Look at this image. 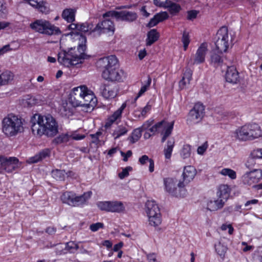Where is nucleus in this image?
<instances>
[{"label":"nucleus","mask_w":262,"mask_h":262,"mask_svg":"<svg viewBox=\"0 0 262 262\" xmlns=\"http://www.w3.org/2000/svg\"><path fill=\"white\" fill-rule=\"evenodd\" d=\"M93 25L91 23H84L81 24H78V31L81 32H89L90 34L94 36V34H92L91 32L94 29Z\"/></svg>","instance_id":"35"},{"label":"nucleus","mask_w":262,"mask_h":262,"mask_svg":"<svg viewBox=\"0 0 262 262\" xmlns=\"http://www.w3.org/2000/svg\"><path fill=\"white\" fill-rule=\"evenodd\" d=\"M79 248L77 244L73 241L67 242L64 249L62 248V245L60 244L57 245V249H62V250L57 252L59 254H66L67 252L74 253Z\"/></svg>","instance_id":"19"},{"label":"nucleus","mask_w":262,"mask_h":262,"mask_svg":"<svg viewBox=\"0 0 262 262\" xmlns=\"http://www.w3.org/2000/svg\"><path fill=\"white\" fill-rule=\"evenodd\" d=\"M104 227V225L102 223H97L95 224H93L90 225V228L91 231L93 232H96L100 228H103Z\"/></svg>","instance_id":"59"},{"label":"nucleus","mask_w":262,"mask_h":262,"mask_svg":"<svg viewBox=\"0 0 262 262\" xmlns=\"http://www.w3.org/2000/svg\"><path fill=\"white\" fill-rule=\"evenodd\" d=\"M220 173L224 176H228L232 180H234L236 178V172L230 168H223L220 171Z\"/></svg>","instance_id":"42"},{"label":"nucleus","mask_w":262,"mask_h":262,"mask_svg":"<svg viewBox=\"0 0 262 262\" xmlns=\"http://www.w3.org/2000/svg\"><path fill=\"white\" fill-rule=\"evenodd\" d=\"M165 187L167 192L177 197H184L186 194V190L184 187L185 184L184 182L180 181L177 184L178 188L176 187V181L172 178H166L164 180Z\"/></svg>","instance_id":"8"},{"label":"nucleus","mask_w":262,"mask_h":262,"mask_svg":"<svg viewBox=\"0 0 262 262\" xmlns=\"http://www.w3.org/2000/svg\"><path fill=\"white\" fill-rule=\"evenodd\" d=\"M159 38V34L156 29H151L147 33L146 45L151 46Z\"/></svg>","instance_id":"31"},{"label":"nucleus","mask_w":262,"mask_h":262,"mask_svg":"<svg viewBox=\"0 0 262 262\" xmlns=\"http://www.w3.org/2000/svg\"><path fill=\"white\" fill-rule=\"evenodd\" d=\"M251 157L250 158L246 164V166L247 167L250 168L251 165L250 164V163H252L253 161V159H262V148H257L254 149L251 153Z\"/></svg>","instance_id":"34"},{"label":"nucleus","mask_w":262,"mask_h":262,"mask_svg":"<svg viewBox=\"0 0 262 262\" xmlns=\"http://www.w3.org/2000/svg\"><path fill=\"white\" fill-rule=\"evenodd\" d=\"M126 103H123L120 107L115 111L112 115L108 117L106 122L105 123V127H110L114 122L121 118L122 112L126 107Z\"/></svg>","instance_id":"20"},{"label":"nucleus","mask_w":262,"mask_h":262,"mask_svg":"<svg viewBox=\"0 0 262 262\" xmlns=\"http://www.w3.org/2000/svg\"><path fill=\"white\" fill-rule=\"evenodd\" d=\"M125 210L123 203L120 201H111L109 212L121 213Z\"/></svg>","instance_id":"27"},{"label":"nucleus","mask_w":262,"mask_h":262,"mask_svg":"<svg viewBox=\"0 0 262 262\" xmlns=\"http://www.w3.org/2000/svg\"><path fill=\"white\" fill-rule=\"evenodd\" d=\"M75 52V49L71 48L68 52L64 51L63 53H59L58 62L67 67L76 66L79 63H81V60L84 58V55L82 53L77 54Z\"/></svg>","instance_id":"6"},{"label":"nucleus","mask_w":262,"mask_h":262,"mask_svg":"<svg viewBox=\"0 0 262 262\" xmlns=\"http://www.w3.org/2000/svg\"><path fill=\"white\" fill-rule=\"evenodd\" d=\"M196 174V171L195 168L192 166H187L184 167L183 172V177L184 183H189L193 180Z\"/></svg>","instance_id":"23"},{"label":"nucleus","mask_w":262,"mask_h":262,"mask_svg":"<svg viewBox=\"0 0 262 262\" xmlns=\"http://www.w3.org/2000/svg\"><path fill=\"white\" fill-rule=\"evenodd\" d=\"M61 114L66 117H69L73 114V109L67 103L63 104L60 109Z\"/></svg>","instance_id":"44"},{"label":"nucleus","mask_w":262,"mask_h":262,"mask_svg":"<svg viewBox=\"0 0 262 262\" xmlns=\"http://www.w3.org/2000/svg\"><path fill=\"white\" fill-rule=\"evenodd\" d=\"M70 137L71 136L68 134H62L56 137L53 140V142L57 144L67 143L69 141Z\"/></svg>","instance_id":"43"},{"label":"nucleus","mask_w":262,"mask_h":262,"mask_svg":"<svg viewBox=\"0 0 262 262\" xmlns=\"http://www.w3.org/2000/svg\"><path fill=\"white\" fill-rule=\"evenodd\" d=\"M204 106L200 103H196L189 112L187 123L192 125L200 122L204 116Z\"/></svg>","instance_id":"11"},{"label":"nucleus","mask_w":262,"mask_h":262,"mask_svg":"<svg viewBox=\"0 0 262 262\" xmlns=\"http://www.w3.org/2000/svg\"><path fill=\"white\" fill-rule=\"evenodd\" d=\"M91 195V191L84 192L83 194L79 196H77L75 194L72 207H79L85 205L88 201L90 199Z\"/></svg>","instance_id":"18"},{"label":"nucleus","mask_w":262,"mask_h":262,"mask_svg":"<svg viewBox=\"0 0 262 262\" xmlns=\"http://www.w3.org/2000/svg\"><path fill=\"white\" fill-rule=\"evenodd\" d=\"M173 127V122L168 123L166 124V125H165L164 129H165L164 133H163V136L161 139V142L163 143L165 142L167 138L171 134L172 129Z\"/></svg>","instance_id":"39"},{"label":"nucleus","mask_w":262,"mask_h":262,"mask_svg":"<svg viewBox=\"0 0 262 262\" xmlns=\"http://www.w3.org/2000/svg\"><path fill=\"white\" fill-rule=\"evenodd\" d=\"M132 170V167L130 166H128L123 169L121 172L119 173V177L121 179H124L125 177H127L129 174V171Z\"/></svg>","instance_id":"58"},{"label":"nucleus","mask_w":262,"mask_h":262,"mask_svg":"<svg viewBox=\"0 0 262 262\" xmlns=\"http://www.w3.org/2000/svg\"><path fill=\"white\" fill-rule=\"evenodd\" d=\"M153 121L152 120H148L145 121L139 128L141 129L142 131L146 130L153 124Z\"/></svg>","instance_id":"62"},{"label":"nucleus","mask_w":262,"mask_h":262,"mask_svg":"<svg viewBox=\"0 0 262 262\" xmlns=\"http://www.w3.org/2000/svg\"><path fill=\"white\" fill-rule=\"evenodd\" d=\"M145 210L150 225L156 227L161 224L162 219L160 210L155 201L148 200L146 202Z\"/></svg>","instance_id":"7"},{"label":"nucleus","mask_w":262,"mask_h":262,"mask_svg":"<svg viewBox=\"0 0 262 262\" xmlns=\"http://www.w3.org/2000/svg\"><path fill=\"white\" fill-rule=\"evenodd\" d=\"M192 71L190 69H186L184 73L182 79L187 80V83H189L192 78Z\"/></svg>","instance_id":"57"},{"label":"nucleus","mask_w":262,"mask_h":262,"mask_svg":"<svg viewBox=\"0 0 262 262\" xmlns=\"http://www.w3.org/2000/svg\"><path fill=\"white\" fill-rule=\"evenodd\" d=\"M115 30V25L110 19H105L99 23L91 32L94 37L99 36L102 33H110L113 35Z\"/></svg>","instance_id":"10"},{"label":"nucleus","mask_w":262,"mask_h":262,"mask_svg":"<svg viewBox=\"0 0 262 262\" xmlns=\"http://www.w3.org/2000/svg\"><path fill=\"white\" fill-rule=\"evenodd\" d=\"M2 129L7 136H16L24 131L23 120L17 116L8 114L2 120Z\"/></svg>","instance_id":"4"},{"label":"nucleus","mask_w":262,"mask_h":262,"mask_svg":"<svg viewBox=\"0 0 262 262\" xmlns=\"http://www.w3.org/2000/svg\"><path fill=\"white\" fill-rule=\"evenodd\" d=\"M138 18L137 14L133 11H121L119 12L118 20L133 22Z\"/></svg>","instance_id":"21"},{"label":"nucleus","mask_w":262,"mask_h":262,"mask_svg":"<svg viewBox=\"0 0 262 262\" xmlns=\"http://www.w3.org/2000/svg\"><path fill=\"white\" fill-rule=\"evenodd\" d=\"M7 14L6 7L0 1V17L5 18Z\"/></svg>","instance_id":"61"},{"label":"nucleus","mask_w":262,"mask_h":262,"mask_svg":"<svg viewBox=\"0 0 262 262\" xmlns=\"http://www.w3.org/2000/svg\"><path fill=\"white\" fill-rule=\"evenodd\" d=\"M46 102L44 98L40 95L37 96L35 97L31 98L29 100L28 103L30 104H41Z\"/></svg>","instance_id":"48"},{"label":"nucleus","mask_w":262,"mask_h":262,"mask_svg":"<svg viewBox=\"0 0 262 262\" xmlns=\"http://www.w3.org/2000/svg\"><path fill=\"white\" fill-rule=\"evenodd\" d=\"M168 6L166 8L168 9L169 12L172 15H176L181 10L180 5L173 3L171 1L168 4Z\"/></svg>","instance_id":"45"},{"label":"nucleus","mask_w":262,"mask_h":262,"mask_svg":"<svg viewBox=\"0 0 262 262\" xmlns=\"http://www.w3.org/2000/svg\"><path fill=\"white\" fill-rule=\"evenodd\" d=\"M225 204V201L223 199L218 198L214 200H210L207 203V209L211 211H216L222 208Z\"/></svg>","instance_id":"25"},{"label":"nucleus","mask_w":262,"mask_h":262,"mask_svg":"<svg viewBox=\"0 0 262 262\" xmlns=\"http://www.w3.org/2000/svg\"><path fill=\"white\" fill-rule=\"evenodd\" d=\"M151 78H150V77L149 76H148L147 82L144 85H143L141 88L139 92H138L137 96L135 98V100H134L135 101H136L139 97H140L141 95H142L147 90V89H148V88L149 87V86L151 84Z\"/></svg>","instance_id":"46"},{"label":"nucleus","mask_w":262,"mask_h":262,"mask_svg":"<svg viewBox=\"0 0 262 262\" xmlns=\"http://www.w3.org/2000/svg\"><path fill=\"white\" fill-rule=\"evenodd\" d=\"M235 138L239 141L251 140L245 125L237 128L234 132Z\"/></svg>","instance_id":"24"},{"label":"nucleus","mask_w":262,"mask_h":262,"mask_svg":"<svg viewBox=\"0 0 262 262\" xmlns=\"http://www.w3.org/2000/svg\"><path fill=\"white\" fill-rule=\"evenodd\" d=\"M199 12L196 10H191L188 12L187 19L192 20L197 16Z\"/></svg>","instance_id":"63"},{"label":"nucleus","mask_w":262,"mask_h":262,"mask_svg":"<svg viewBox=\"0 0 262 262\" xmlns=\"http://www.w3.org/2000/svg\"><path fill=\"white\" fill-rule=\"evenodd\" d=\"M128 132L127 129L124 126H118L113 132L112 135L115 139H117L121 136L124 135Z\"/></svg>","instance_id":"36"},{"label":"nucleus","mask_w":262,"mask_h":262,"mask_svg":"<svg viewBox=\"0 0 262 262\" xmlns=\"http://www.w3.org/2000/svg\"><path fill=\"white\" fill-rule=\"evenodd\" d=\"M262 179V170L255 169L251 171L247 172L242 177L244 184L252 185L257 183Z\"/></svg>","instance_id":"12"},{"label":"nucleus","mask_w":262,"mask_h":262,"mask_svg":"<svg viewBox=\"0 0 262 262\" xmlns=\"http://www.w3.org/2000/svg\"><path fill=\"white\" fill-rule=\"evenodd\" d=\"M66 175V171L64 170L55 169L52 171V177L57 180H63Z\"/></svg>","instance_id":"47"},{"label":"nucleus","mask_w":262,"mask_h":262,"mask_svg":"<svg viewBox=\"0 0 262 262\" xmlns=\"http://www.w3.org/2000/svg\"><path fill=\"white\" fill-rule=\"evenodd\" d=\"M223 52L217 51H213L210 56L211 64L214 67L221 66L223 62V56H222Z\"/></svg>","instance_id":"26"},{"label":"nucleus","mask_w":262,"mask_h":262,"mask_svg":"<svg viewBox=\"0 0 262 262\" xmlns=\"http://www.w3.org/2000/svg\"><path fill=\"white\" fill-rule=\"evenodd\" d=\"M18 160L15 157H6L0 156L1 168L8 172H11L17 167Z\"/></svg>","instance_id":"13"},{"label":"nucleus","mask_w":262,"mask_h":262,"mask_svg":"<svg viewBox=\"0 0 262 262\" xmlns=\"http://www.w3.org/2000/svg\"><path fill=\"white\" fill-rule=\"evenodd\" d=\"M139 161L141 165L145 164L147 162L149 163V170L150 172L154 171V161L152 159H149L146 155H143L139 159Z\"/></svg>","instance_id":"37"},{"label":"nucleus","mask_w":262,"mask_h":262,"mask_svg":"<svg viewBox=\"0 0 262 262\" xmlns=\"http://www.w3.org/2000/svg\"><path fill=\"white\" fill-rule=\"evenodd\" d=\"M13 74L9 71L4 72L0 75L1 85L8 83L13 79Z\"/></svg>","instance_id":"33"},{"label":"nucleus","mask_w":262,"mask_h":262,"mask_svg":"<svg viewBox=\"0 0 262 262\" xmlns=\"http://www.w3.org/2000/svg\"><path fill=\"white\" fill-rule=\"evenodd\" d=\"M174 144V139L173 138L167 141V145L164 149V156L166 159H169L170 158Z\"/></svg>","instance_id":"32"},{"label":"nucleus","mask_w":262,"mask_h":262,"mask_svg":"<svg viewBox=\"0 0 262 262\" xmlns=\"http://www.w3.org/2000/svg\"><path fill=\"white\" fill-rule=\"evenodd\" d=\"M151 108V105L149 104V103H147L146 105L144 107L141 111V116L145 117L147 113H148Z\"/></svg>","instance_id":"64"},{"label":"nucleus","mask_w":262,"mask_h":262,"mask_svg":"<svg viewBox=\"0 0 262 262\" xmlns=\"http://www.w3.org/2000/svg\"><path fill=\"white\" fill-rule=\"evenodd\" d=\"M142 132L141 129L139 127L135 129L132 134V136L128 138L130 142L134 143L138 141L141 137Z\"/></svg>","instance_id":"38"},{"label":"nucleus","mask_w":262,"mask_h":262,"mask_svg":"<svg viewBox=\"0 0 262 262\" xmlns=\"http://www.w3.org/2000/svg\"><path fill=\"white\" fill-rule=\"evenodd\" d=\"M207 51V44L206 43H202L194 55L193 64H198L203 63L205 61Z\"/></svg>","instance_id":"15"},{"label":"nucleus","mask_w":262,"mask_h":262,"mask_svg":"<svg viewBox=\"0 0 262 262\" xmlns=\"http://www.w3.org/2000/svg\"><path fill=\"white\" fill-rule=\"evenodd\" d=\"M215 251L222 258L225 257L227 250V247L221 242H219L215 245Z\"/></svg>","instance_id":"41"},{"label":"nucleus","mask_w":262,"mask_h":262,"mask_svg":"<svg viewBox=\"0 0 262 262\" xmlns=\"http://www.w3.org/2000/svg\"><path fill=\"white\" fill-rule=\"evenodd\" d=\"M208 143L207 142H205L201 146L198 147L197 149V152L198 154L202 155L204 154L205 151L208 148Z\"/></svg>","instance_id":"60"},{"label":"nucleus","mask_w":262,"mask_h":262,"mask_svg":"<svg viewBox=\"0 0 262 262\" xmlns=\"http://www.w3.org/2000/svg\"><path fill=\"white\" fill-rule=\"evenodd\" d=\"M159 22L163 21L168 18V14L166 12H161L155 15Z\"/></svg>","instance_id":"55"},{"label":"nucleus","mask_w":262,"mask_h":262,"mask_svg":"<svg viewBox=\"0 0 262 262\" xmlns=\"http://www.w3.org/2000/svg\"><path fill=\"white\" fill-rule=\"evenodd\" d=\"M170 0H154V4L158 6L166 8L168 6Z\"/></svg>","instance_id":"56"},{"label":"nucleus","mask_w":262,"mask_h":262,"mask_svg":"<svg viewBox=\"0 0 262 262\" xmlns=\"http://www.w3.org/2000/svg\"><path fill=\"white\" fill-rule=\"evenodd\" d=\"M230 189L228 185H221L218 188L217 192V196L223 201H226L229 196Z\"/></svg>","instance_id":"28"},{"label":"nucleus","mask_w":262,"mask_h":262,"mask_svg":"<svg viewBox=\"0 0 262 262\" xmlns=\"http://www.w3.org/2000/svg\"><path fill=\"white\" fill-rule=\"evenodd\" d=\"M225 78L229 83L235 84L239 81V73L234 66H228Z\"/></svg>","instance_id":"16"},{"label":"nucleus","mask_w":262,"mask_h":262,"mask_svg":"<svg viewBox=\"0 0 262 262\" xmlns=\"http://www.w3.org/2000/svg\"><path fill=\"white\" fill-rule=\"evenodd\" d=\"M216 35L217 37L215 42L216 50L221 52H226L231 43V39L229 36L227 28L221 27L217 31Z\"/></svg>","instance_id":"9"},{"label":"nucleus","mask_w":262,"mask_h":262,"mask_svg":"<svg viewBox=\"0 0 262 262\" xmlns=\"http://www.w3.org/2000/svg\"><path fill=\"white\" fill-rule=\"evenodd\" d=\"M173 127V122L168 123L166 124V125H165L164 129H165L164 133H163V136L161 139V142L163 143L165 142L167 138L171 134L172 129Z\"/></svg>","instance_id":"40"},{"label":"nucleus","mask_w":262,"mask_h":262,"mask_svg":"<svg viewBox=\"0 0 262 262\" xmlns=\"http://www.w3.org/2000/svg\"><path fill=\"white\" fill-rule=\"evenodd\" d=\"M36 116L37 122L33 123L31 126L32 133L34 135L40 137L45 135L48 137H53L58 133V123L52 115L36 114L34 117Z\"/></svg>","instance_id":"1"},{"label":"nucleus","mask_w":262,"mask_h":262,"mask_svg":"<svg viewBox=\"0 0 262 262\" xmlns=\"http://www.w3.org/2000/svg\"><path fill=\"white\" fill-rule=\"evenodd\" d=\"M69 102L74 107H94L96 98L92 91L85 85H81L73 89L70 94Z\"/></svg>","instance_id":"3"},{"label":"nucleus","mask_w":262,"mask_h":262,"mask_svg":"<svg viewBox=\"0 0 262 262\" xmlns=\"http://www.w3.org/2000/svg\"><path fill=\"white\" fill-rule=\"evenodd\" d=\"M79 41L80 43H79L78 47V50H81L82 51H84L85 49V43L86 42V39L85 36L80 35L79 37Z\"/></svg>","instance_id":"54"},{"label":"nucleus","mask_w":262,"mask_h":262,"mask_svg":"<svg viewBox=\"0 0 262 262\" xmlns=\"http://www.w3.org/2000/svg\"><path fill=\"white\" fill-rule=\"evenodd\" d=\"M75 194V193L71 191H66L63 193L61 195L60 199L63 203L67 204L72 206Z\"/></svg>","instance_id":"30"},{"label":"nucleus","mask_w":262,"mask_h":262,"mask_svg":"<svg viewBox=\"0 0 262 262\" xmlns=\"http://www.w3.org/2000/svg\"><path fill=\"white\" fill-rule=\"evenodd\" d=\"M182 41L183 43L184 50L186 51L190 43V38L188 32L184 31L182 37Z\"/></svg>","instance_id":"51"},{"label":"nucleus","mask_w":262,"mask_h":262,"mask_svg":"<svg viewBox=\"0 0 262 262\" xmlns=\"http://www.w3.org/2000/svg\"><path fill=\"white\" fill-rule=\"evenodd\" d=\"M29 26L34 32L47 35L51 36L61 34L58 27L52 25L49 21L46 19H36L31 23Z\"/></svg>","instance_id":"5"},{"label":"nucleus","mask_w":262,"mask_h":262,"mask_svg":"<svg viewBox=\"0 0 262 262\" xmlns=\"http://www.w3.org/2000/svg\"><path fill=\"white\" fill-rule=\"evenodd\" d=\"M99 91L104 98L108 99L117 96L118 89L116 85L102 84L100 86Z\"/></svg>","instance_id":"14"},{"label":"nucleus","mask_w":262,"mask_h":262,"mask_svg":"<svg viewBox=\"0 0 262 262\" xmlns=\"http://www.w3.org/2000/svg\"><path fill=\"white\" fill-rule=\"evenodd\" d=\"M119 12V11H116L114 10L109 11L104 13L102 16L103 18L109 17H114L116 19V20H118Z\"/></svg>","instance_id":"53"},{"label":"nucleus","mask_w":262,"mask_h":262,"mask_svg":"<svg viewBox=\"0 0 262 262\" xmlns=\"http://www.w3.org/2000/svg\"><path fill=\"white\" fill-rule=\"evenodd\" d=\"M111 201H101L97 203V207L102 211L109 212Z\"/></svg>","instance_id":"52"},{"label":"nucleus","mask_w":262,"mask_h":262,"mask_svg":"<svg viewBox=\"0 0 262 262\" xmlns=\"http://www.w3.org/2000/svg\"><path fill=\"white\" fill-rule=\"evenodd\" d=\"M50 149L49 148H45L41 150L34 156L30 158L27 161L29 163H37L47 157H49L50 156Z\"/></svg>","instance_id":"22"},{"label":"nucleus","mask_w":262,"mask_h":262,"mask_svg":"<svg viewBox=\"0 0 262 262\" xmlns=\"http://www.w3.org/2000/svg\"><path fill=\"white\" fill-rule=\"evenodd\" d=\"M191 146L188 144L184 145L181 151V156L183 159H186L190 156Z\"/></svg>","instance_id":"49"},{"label":"nucleus","mask_w":262,"mask_h":262,"mask_svg":"<svg viewBox=\"0 0 262 262\" xmlns=\"http://www.w3.org/2000/svg\"><path fill=\"white\" fill-rule=\"evenodd\" d=\"M118 59L115 55L99 59L96 62L98 68L102 70V77L110 81H121L123 72L117 68Z\"/></svg>","instance_id":"2"},{"label":"nucleus","mask_w":262,"mask_h":262,"mask_svg":"<svg viewBox=\"0 0 262 262\" xmlns=\"http://www.w3.org/2000/svg\"><path fill=\"white\" fill-rule=\"evenodd\" d=\"M247 131L252 140L260 137L262 133L260 126L256 123L245 125Z\"/></svg>","instance_id":"17"},{"label":"nucleus","mask_w":262,"mask_h":262,"mask_svg":"<svg viewBox=\"0 0 262 262\" xmlns=\"http://www.w3.org/2000/svg\"><path fill=\"white\" fill-rule=\"evenodd\" d=\"M168 123L164 121H162L161 122H159L156 123L154 126H151L149 129V130L154 134L155 133H156L157 131H158L160 128H164L165 125H166V124H168Z\"/></svg>","instance_id":"50"},{"label":"nucleus","mask_w":262,"mask_h":262,"mask_svg":"<svg viewBox=\"0 0 262 262\" xmlns=\"http://www.w3.org/2000/svg\"><path fill=\"white\" fill-rule=\"evenodd\" d=\"M76 10L69 8L64 9L62 13V18L68 23H72L75 20Z\"/></svg>","instance_id":"29"}]
</instances>
